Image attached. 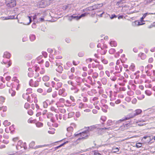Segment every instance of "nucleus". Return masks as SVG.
Returning a JSON list of instances; mask_svg holds the SVG:
<instances>
[{"label": "nucleus", "instance_id": "1", "mask_svg": "<svg viewBox=\"0 0 155 155\" xmlns=\"http://www.w3.org/2000/svg\"><path fill=\"white\" fill-rule=\"evenodd\" d=\"M5 4L8 8H12L16 5V0H5Z\"/></svg>", "mask_w": 155, "mask_h": 155}, {"label": "nucleus", "instance_id": "2", "mask_svg": "<svg viewBox=\"0 0 155 155\" xmlns=\"http://www.w3.org/2000/svg\"><path fill=\"white\" fill-rule=\"evenodd\" d=\"M135 115L134 111H132L130 113H129L126 116L120 120L119 121L122 122L126 120H128L130 118H133L135 117Z\"/></svg>", "mask_w": 155, "mask_h": 155}, {"label": "nucleus", "instance_id": "3", "mask_svg": "<svg viewBox=\"0 0 155 155\" xmlns=\"http://www.w3.org/2000/svg\"><path fill=\"white\" fill-rule=\"evenodd\" d=\"M75 137H77L78 136H79L80 137L77 140H83L86 138L87 137V132L86 131H84L82 133H81L79 134H74Z\"/></svg>", "mask_w": 155, "mask_h": 155}, {"label": "nucleus", "instance_id": "4", "mask_svg": "<svg viewBox=\"0 0 155 155\" xmlns=\"http://www.w3.org/2000/svg\"><path fill=\"white\" fill-rule=\"evenodd\" d=\"M38 82L39 81H35L31 79L30 81L29 84L31 87H37L38 86L39 84Z\"/></svg>", "mask_w": 155, "mask_h": 155}, {"label": "nucleus", "instance_id": "5", "mask_svg": "<svg viewBox=\"0 0 155 155\" xmlns=\"http://www.w3.org/2000/svg\"><path fill=\"white\" fill-rule=\"evenodd\" d=\"M107 51V50L104 49V48H101L99 50V52L101 55L105 54L106 53Z\"/></svg>", "mask_w": 155, "mask_h": 155}, {"label": "nucleus", "instance_id": "6", "mask_svg": "<svg viewBox=\"0 0 155 155\" xmlns=\"http://www.w3.org/2000/svg\"><path fill=\"white\" fill-rule=\"evenodd\" d=\"M135 116H136L141 114L142 112V110L140 109H137L134 111Z\"/></svg>", "mask_w": 155, "mask_h": 155}, {"label": "nucleus", "instance_id": "7", "mask_svg": "<svg viewBox=\"0 0 155 155\" xmlns=\"http://www.w3.org/2000/svg\"><path fill=\"white\" fill-rule=\"evenodd\" d=\"M139 56L140 57L141 59L143 60L145 59L146 58V55L143 53H140L139 54Z\"/></svg>", "mask_w": 155, "mask_h": 155}, {"label": "nucleus", "instance_id": "8", "mask_svg": "<svg viewBox=\"0 0 155 155\" xmlns=\"http://www.w3.org/2000/svg\"><path fill=\"white\" fill-rule=\"evenodd\" d=\"M110 44L111 47H116L117 45V43L115 41H111L110 42Z\"/></svg>", "mask_w": 155, "mask_h": 155}, {"label": "nucleus", "instance_id": "9", "mask_svg": "<svg viewBox=\"0 0 155 155\" xmlns=\"http://www.w3.org/2000/svg\"><path fill=\"white\" fill-rule=\"evenodd\" d=\"M10 54L8 52H5L4 53L3 57L4 58H9L10 57Z\"/></svg>", "mask_w": 155, "mask_h": 155}, {"label": "nucleus", "instance_id": "10", "mask_svg": "<svg viewBox=\"0 0 155 155\" xmlns=\"http://www.w3.org/2000/svg\"><path fill=\"white\" fill-rule=\"evenodd\" d=\"M55 129L53 128H51L50 129V130L48 131V133L51 134H54L55 133Z\"/></svg>", "mask_w": 155, "mask_h": 155}, {"label": "nucleus", "instance_id": "11", "mask_svg": "<svg viewBox=\"0 0 155 155\" xmlns=\"http://www.w3.org/2000/svg\"><path fill=\"white\" fill-rule=\"evenodd\" d=\"M28 122L29 123H34L36 122L35 120H33L32 118H30L28 121Z\"/></svg>", "mask_w": 155, "mask_h": 155}, {"label": "nucleus", "instance_id": "12", "mask_svg": "<svg viewBox=\"0 0 155 155\" xmlns=\"http://www.w3.org/2000/svg\"><path fill=\"white\" fill-rule=\"evenodd\" d=\"M65 92V90L64 89H61L59 91V94L62 96H64V93Z\"/></svg>", "mask_w": 155, "mask_h": 155}, {"label": "nucleus", "instance_id": "13", "mask_svg": "<svg viewBox=\"0 0 155 155\" xmlns=\"http://www.w3.org/2000/svg\"><path fill=\"white\" fill-rule=\"evenodd\" d=\"M43 80L44 81H47L49 79V77L48 76H45L42 78Z\"/></svg>", "mask_w": 155, "mask_h": 155}, {"label": "nucleus", "instance_id": "14", "mask_svg": "<svg viewBox=\"0 0 155 155\" xmlns=\"http://www.w3.org/2000/svg\"><path fill=\"white\" fill-rule=\"evenodd\" d=\"M9 92L11 94L12 96H14L15 95L16 92L15 91L12 90V89L9 90Z\"/></svg>", "mask_w": 155, "mask_h": 155}, {"label": "nucleus", "instance_id": "15", "mask_svg": "<svg viewBox=\"0 0 155 155\" xmlns=\"http://www.w3.org/2000/svg\"><path fill=\"white\" fill-rule=\"evenodd\" d=\"M5 98L2 96H0V104L4 103L5 101Z\"/></svg>", "mask_w": 155, "mask_h": 155}, {"label": "nucleus", "instance_id": "16", "mask_svg": "<svg viewBox=\"0 0 155 155\" xmlns=\"http://www.w3.org/2000/svg\"><path fill=\"white\" fill-rule=\"evenodd\" d=\"M36 126L38 127H41L43 126L42 123L40 122H38L36 124Z\"/></svg>", "mask_w": 155, "mask_h": 155}, {"label": "nucleus", "instance_id": "17", "mask_svg": "<svg viewBox=\"0 0 155 155\" xmlns=\"http://www.w3.org/2000/svg\"><path fill=\"white\" fill-rule=\"evenodd\" d=\"M145 93L146 95L149 96L151 95L152 94L151 92L149 90H146L145 91Z\"/></svg>", "mask_w": 155, "mask_h": 155}, {"label": "nucleus", "instance_id": "18", "mask_svg": "<svg viewBox=\"0 0 155 155\" xmlns=\"http://www.w3.org/2000/svg\"><path fill=\"white\" fill-rule=\"evenodd\" d=\"M63 70V68L61 66H59L58 67V68L56 69L57 71L59 72H61Z\"/></svg>", "mask_w": 155, "mask_h": 155}, {"label": "nucleus", "instance_id": "19", "mask_svg": "<svg viewBox=\"0 0 155 155\" xmlns=\"http://www.w3.org/2000/svg\"><path fill=\"white\" fill-rule=\"evenodd\" d=\"M73 128L72 127H69L67 128V131L70 132H73Z\"/></svg>", "mask_w": 155, "mask_h": 155}, {"label": "nucleus", "instance_id": "20", "mask_svg": "<svg viewBox=\"0 0 155 155\" xmlns=\"http://www.w3.org/2000/svg\"><path fill=\"white\" fill-rule=\"evenodd\" d=\"M65 102L64 99L63 98H60L59 101L58 102V104L64 103Z\"/></svg>", "mask_w": 155, "mask_h": 155}, {"label": "nucleus", "instance_id": "21", "mask_svg": "<svg viewBox=\"0 0 155 155\" xmlns=\"http://www.w3.org/2000/svg\"><path fill=\"white\" fill-rule=\"evenodd\" d=\"M68 142V141H67L66 142H65L64 143H63L62 144H61L60 145H59V146L55 147V150H56L58 148H59V147H60L63 146L66 143H67Z\"/></svg>", "mask_w": 155, "mask_h": 155}, {"label": "nucleus", "instance_id": "22", "mask_svg": "<svg viewBox=\"0 0 155 155\" xmlns=\"http://www.w3.org/2000/svg\"><path fill=\"white\" fill-rule=\"evenodd\" d=\"M30 107V105L28 103H26L25 104V108L26 109H28Z\"/></svg>", "mask_w": 155, "mask_h": 155}, {"label": "nucleus", "instance_id": "23", "mask_svg": "<svg viewBox=\"0 0 155 155\" xmlns=\"http://www.w3.org/2000/svg\"><path fill=\"white\" fill-rule=\"evenodd\" d=\"M144 97V96L143 94H141L140 96L137 97V98L140 100L143 99Z\"/></svg>", "mask_w": 155, "mask_h": 155}, {"label": "nucleus", "instance_id": "24", "mask_svg": "<svg viewBox=\"0 0 155 155\" xmlns=\"http://www.w3.org/2000/svg\"><path fill=\"white\" fill-rule=\"evenodd\" d=\"M28 113L29 115H32L33 114V112L32 110L30 109L28 110Z\"/></svg>", "mask_w": 155, "mask_h": 155}, {"label": "nucleus", "instance_id": "25", "mask_svg": "<svg viewBox=\"0 0 155 155\" xmlns=\"http://www.w3.org/2000/svg\"><path fill=\"white\" fill-rule=\"evenodd\" d=\"M88 14H89V13H84L82 14L80 16H79V18H80V19L82 17H85Z\"/></svg>", "mask_w": 155, "mask_h": 155}, {"label": "nucleus", "instance_id": "26", "mask_svg": "<svg viewBox=\"0 0 155 155\" xmlns=\"http://www.w3.org/2000/svg\"><path fill=\"white\" fill-rule=\"evenodd\" d=\"M142 145L141 143H138L136 144V146L137 148H139L141 147Z\"/></svg>", "mask_w": 155, "mask_h": 155}, {"label": "nucleus", "instance_id": "27", "mask_svg": "<svg viewBox=\"0 0 155 155\" xmlns=\"http://www.w3.org/2000/svg\"><path fill=\"white\" fill-rule=\"evenodd\" d=\"M98 76V74L97 73H95L92 76L93 78H96Z\"/></svg>", "mask_w": 155, "mask_h": 155}, {"label": "nucleus", "instance_id": "28", "mask_svg": "<svg viewBox=\"0 0 155 155\" xmlns=\"http://www.w3.org/2000/svg\"><path fill=\"white\" fill-rule=\"evenodd\" d=\"M7 110V107H0V110H2L3 111H5Z\"/></svg>", "mask_w": 155, "mask_h": 155}, {"label": "nucleus", "instance_id": "29", "mask_svg": "<svg viewBox=\"0 0 155 155\" xmlns=\"http://www.w3.org/2000/svg\"><path fill=\"white\" fill-rule=\"evenodd\" d=\"M137 100L136 98H133L132 101V103L134 104H136L137 103Z\"/></svg>", "mask_w": 155, "mask_h": 155}, {"label": "nucleus", "instance_id": "30", "mask_svg": "<svg viewBox=\"0 0 155 155\" xmlns=\"http://www.w3.org/2000/svg\"><path fill=\"white\" fill-rule=\"evenodd\" d=\"M5 85L2 83L0 82V89H3L5 87Z\"/></svg>", "mask_w": 155, "mask_h": 155}, {"label": "nucleus", "instance_id": "31", "mask_svg": "<svg viewBox=\"0 0 155 155\" xmlns=\"http://www.w3.org/2000/svg\"><path fill=\"white\" fill-rule=\"evenodd\" d=\"M71 17L74 18H76V20H78L80 19V18H79V16H73V15H71Z\"/></svg>", "mask_w": 155, "mask_h": 155}, {"label": "nucleus", "instance_id": "32", "mask_svg": "<svg viewBox=\"0 0 155 155\" xmlns=\"http://www.w3.org/2000/svg\"><path fill=\"white\" fill-rule=\"evenodd\" d=\"M53 115L52 114H48L47 115V117L48 118H50L51 119L52 117V116H53Z\"/></svg>", "mask_w": 155, "mask_h": 155}, {"label": "nucleus", "instance_id": "33", "mask_svg": "<svg viewBox=\"0 0 155 155\" xmlns=\"http://www.w3.org/2000/svg\"><path fill=\"white\" fill-rule=\"evenodd\" d=\"M153 61V58H150L148 59V62L150 63H152Z\"/></svg>", "mask_w": 155, "mask_h": 155}, {"label": "nucleus", "instance_id": "34", "mask_svg": "<svg viewBox=\"0 0 155 155\" xmlns=\"http://www.w3.org/2000/svg\"><path fill=\"white\" fill-rule=\"evenodd\" d=\"M117 16L115 14L112 15L110 17V18L111 19H112L114 18H116L117 17Z\"/></svg>", "mask_w": 155, "mask_h": 155}, {"label": "nucleus", "instance_id": "35", "mask_svg": "<svg viewBox=\"0 0 155 155\" xmlns=\"http://www.w3.org/2000/svg\"><path fill=\"white\" fill-rule=\"evenodd\" d=\"M45 72V70L43 68H42L41 70L40 71V73L41 74H43Z\"/></svg>", "mask_w": 155, "mask_h": 155}, {"label": "nucleus", "instance_id": "36", "mask_svg": "<svg viewBox=\"0 0 155 155\" xmlns=\"http://www.w3.org/2000/svg\"><path fill=\"white\" fill-rule=\"evenodd\" d=\"M45 66L46 67H48L49 66V63L48 61H47L45 63Z\"/></svg>", "mask_w": 155, "mask_h": 155}, {"label": "nucleus", "instance_id": "37", "mask_svg": "<svg viewBox=\"0 0 155 155\" xmlns=\"http://www.w3.org/2000/svg\"><path fill=\"white\" fill-rule=\"evenodd\" d=\"M11 79V77L10 76H8L6 77L5 79L7 81H9Z\"/></svg>", "mask_w": 155, "mask_h": 155}, {"label": "nucleus", "instance_id": "38", "mask_svg": "<svg viewBox=\"0 0 155 155\" xmlns=\"http://www.w3.org/2000/svg\"><path fill=\"white\" fill-rule=\"evenodd\" d=\"M79 107L80 108H82L84 107V104L82 103L80 104Z\"/></svg>", "mask_w": 155, "mask_h": 155}, {"label": "nucleus", "instance_id": "39", "mask_svg": "<svg viewBox=\"0 0 155 155\" xmlns=\"http://www.w3.org/2000/svg\"><path fill=\"white\" fill-rule=\"evenodd\" d=\"M92 112L94 114H97V113L98 111L97 110L94 109L92 110Z\"/></svg>", "mask_w": 155, "mask_h": 155}, {"label": "nucleus", "instance_id": "40", "mask_svg": "<svg viewBox=\"0 0 155 155\" xmlns=\"http://www.w3.org/2000/svg\"><path fill=\"white\" fill-rule=\"evenodd\" d=\"M37 91L39 93H41L43 92V91L42 89L39 88V89H38Z\"/></svg>", "mask_w": 155, "mask_h": 155}, {"label": "nucleus", "instance_id": "41", "mask_svg": "<svg viewBox=\"0 0 155 155\" xmlns=\"http://www.w3.org/2000/svg\"><path fill=\"white\" fill-rule=\"evenodd\" d=\"M94 155H102L101 154L99 153L98 152H96L94 151Z\"/></svg>", "mask_w": 155, "mask_h": 155}, {"label": "nucleus", "instance_id": "42", "mask_svg": "<svg viewBox=\"0 0 155 155\" xmlns=\"http://www.w3.org/2000/svg\"><path fill=\"white\" fill-rule=\"evenodd\" d=\"M52 91V89L51 88H49L47 90V92L48 93H50Z\"/></svg>", "mask_w": 155, "mask_h": 155}, {"label": "nucleus", "instance_id": "43", "mask_svg": "<svg viewBox=\"0 0 155 155\" xmlns=\"http://www.w3.org/2000/svg\"><path fill=\"white\" fill-rule=\"evenodd\" d=\"M147 120H139L137 122L138 123H139L140 122H144L146 121Z\"/></svg>", "mask_w": 155, "mask_h": 155}, {"label": "nucleus", "instance_id": "44", "mask_svg": "<svg viewBox=\"0 0 155 155\" xmlns=\"http://www.w3.org/2000/svg\"><path fill=\"white\" fill-rule=\"evenodd\" d=\"M41 112H38L36 114V117H38V116H39L41 115Z\"/></svg>", "mask_w": 155, "mask_h": 155}, {"label": "nucleus", "instance_id": "45", "mask_svg": "<svg viewBox=\"0 0 155 155\" xmlns=\"http://www.w3.org/2000/svg\"><path fill=\"white\" fill-rule=\"evenodd\" d=\"M78 63H79L78 62L77 63L75 61H73V64L74 65H75V66L77 65L78 64Z\"/></svg>", "mask_w": 155, "mask_h": 155}, {"label": "nucleus", "instance_id": "46", "mask_svg": "<svg viewBox=\"0 0 155 155\" xmlns=\"http://www.w3.org/2000/svg\"><path fill=\"white\" fill-rule=\"evenodd\" d=\"M114 150H115L114 151V152H118L119 151V149L117 147H116L113 149Z\"/></svg>", "mask_w": 155, "mask_h": 155}, {"label": "nucleus", "instance_id": "47", "mask_svg": "<svg viewBox=\"0 0 155 155\" xmlns=\"http://www.w3.org/2000/svg\"><path fill=\"white\" fill-rule=\"evenodd\" d=\"M139 88L141 90L144 89V87L142 85H140L139 86Z\"/></svg>", "mask_w": 155, "mask_h": 155}, {"label": "nucleus", "instance_id": "48", "mask_svg": "<svg viewBox=\"0 0 155 155\" xmlns=\"http://www.w3.org/2000/svg\"><path fill=\"white\" fill-rule=\"evenodd\" d=\"M71 71L72 73L74 72L75 71V68L73 67L71 68Z\"/></svg>", "mask_w": 155, "mask_h": 155}, {"label": "nucleus", "instance_id": "49", "mask_svg": "<svg viewBox=\"0 0 155 155\" xmlns=\"http://www.w3.org/2000/svg\"><path fill=\"white\" fill-rule=\"evenodd\" d=\"M45 86L47 87H49L50 86V84L48 82L45 83Z\"/></svg>", "mask_w": 155, "mask_h": 155}, {"label": "nucleus", "instance_id": "50", "mask_svg": "<svg viewBox=\"0 0 155 155\" xmlns=\"http://www.w3.org/2000/svg\"><path fill=\"white\" fill-rule=\"evenodd\" d=\"M18 137H15V138H14L13 139V140L14 141H15L17 140H18Z\"/></svg>", "mask_w": 155, "mask_h": 155}, {"label": "nucleus", "instance_id": "51", "mask_svg": "<svg viewBox=\"0 0 155 155\" xmlns=\"http://www.w3.org/2000/svg\"><path fill=\"white\" fill-rule=\"evenodd\" d=\"M28 20H29V22L28 23V24H30L31 22V17L30 16H28Z\"/></svg>", "mask_w": 155, "mask_h": 155}, {"label": "nucleus", "instance_id": "52", "mask_svg": "<svg viewBox=\"0 0 155 155\" xmlns=\"http://www.w3.org/2000/svg\"><path fill=\"white\" fill-rule=\"evenodd\" d=\"M120 100H117L115 101V103L116 104H119L120 103Z\"/></svg>", "mask_w": 155, "mask_h": 155}, {"label": "nucleus", "instance_id": "53", "mask_svg": "<svg viewBox=\"0 0 155 155\" xmlns=\"http://www.w3.org/2000/svg\"><path fill=\"white\" fill-rule=\"evenodd\" d=\"M103 47L102 48H104V49H106L107 48V45L106 44H104L103 45Z\"/></svg>", "mask_w": 155, "mask_h": 155}, {"label": "nucleus", "instance_id": "54", "mask_svg": "<svg viewBox=\"0 0 155 155\" xmlns=\"http://www.w3.org/2000/svg\"><path fill=\"white\" fill-rule=\"evenodd\" d=\"M70 99L73 101H75L74 98L72 96H70Z\"/></svg>", "mask_w": 155, "mask_h": 155}, {"label": "nucleus", "instance_id": "55", "mask_svg": "<svg viewBox=\"0 0 155 155\" xmlns=\"http://www.w3.org/2000/svg\"><path fill=\"white\" fill-rule=\"evenodd\" d=\"M91 111V110L89 109H85L84 110V111L85 112H90Z\"/></svg>", "mask_w": 155, "mask_h": 155}, {"label": "nucleus", "instance_id": "56", "mask_svg": "<svg viewBox=\"0 0 155 155\" xmlns=\"http://www.w3.org/2000/svg\"><path fill=\"white\" fill-rule=\"evenodd\" d=\"M39 21L42 22L44 21V18H39Z\"/></svg>", "mask_w": 155, "mask_h": 155}, {"label": "nucleus", "instance_id": "57", "mask_svg": "<svg viewBox=\"0 0 155 155\" xmlns=\"http://www.w3.org/2000/svg\"><path fill=\"white\" fill-rule=\"evenodd\" d=\"M51 85L53 87H54V85H55V83L54 81H52L51 82Z\"/></svg>", "mask_w": 155, "mask_h": 155}, {"label": "nucleus", "instance_id": "58", "mask_svg": "<svg viewBox=\"0 0 155 155\" xmlns=\"http://www.w3.org/2000/svg\"><path fill=\"white\" fill-rule=\"evenodd\" d=\"M12 64V63L10 62V61H9L8 63V66L7 67H9V66H10Z\"/></svg>", "mask_w": 155, "mask_h": 155}, {"label": "nucleus", "instance_id": "59", "mask_svg": "<svg viewBox=\"0 0 155 155\" xmlns=\"http://www.w3.org/2000/svg\"><path fill=\"white\" fill-rule=\"evenodd\" d=\"M134 67H135V66L134 65H131L130 67L129 68L130 69H133L134 68Z\"/></svg>", "mask_w": 155, "mask_h": 155}, {"label": "nucleus", "instance_id": "60", "mask_svg": "<svg viewBox=\"0 0 155 155\" xmlns=\"http://www.w3.org/2000/svg\"><path fill=\"white\" fill-rule=\"evenodd\" d=\"M152 87V85L151 84H149L147 86V87L149 88H151Z\"/></svg>", "mask_w": 155, "mask_h": 155}, {"label": "nucleus", "instance_id": "61", "mask_svg": "<svg viewBox=\"0 0 155 155\" xmlns=\"http://www.w3.org/2000/svg\"><path fill=\"white\" fill-rule=\"evenodd\" d=\"M123 50L121 49H120L118 51V52L120 53H122L123 52Z\"/></svg>", "mask_w": 155, "mask_h": 155}, {"label": "nucleus", "instance_id": "62", "mask_svg": "<svg viewBox=\"0 0 155 155\" xmlns=\"http://www.w3.org/2000/svg\"><path fill=\"white\" fill-rule=\"evenodd\" d=\"M62 56H57L56 58H58V59H61L62 58Z\"/></svg>", "mask_w": 155, "mask_h": 155}, {"label": "nucleus", "instance_id": "63", "mask_svg": "<svg viewBox=\"0 0 155 155\" xmlns=\"http://www.w3.org/2000/svg\"><path fill=\"white\" fill-rule=\"evenodd\" d=\"M108 123H109L111 124H112V121L111 120H109L108 121Z\"/></svg>", "mask_w": 155, "mask_h": 155}, {"label": "nucleus", "instance_id": "64", "mask_svg": "<svg viewBox=\"0 0 155 155\" xmlns=\"http://www.w3.org/2000/svg\"><path fill=\"white\" fill-rule=\"evenodd\" d=\"M35 107L37 109H38L39 108V107L37 104H35Z\"/></svg>", "mask_w": 155, "mask_h": 155}]
</instances>
